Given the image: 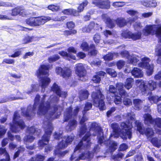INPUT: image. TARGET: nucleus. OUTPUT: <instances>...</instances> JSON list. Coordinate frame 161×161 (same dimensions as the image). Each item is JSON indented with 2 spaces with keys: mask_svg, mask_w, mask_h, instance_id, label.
Segmentation results:
<instances>
[{
  "mask_svg": "<svg viewBox=\"0 0 161 161\" xmlns=\"http://www.w3.org/2000/svg\"><path fill=\"white\" fill-rule=\"evenodd\" d=\"M20 115L17 111L15 112L13 120V124L10 123V129L13 132L16 133L23 129L25 124L23 121L20 119Z\"/></svg>",
  "mask_w": 161,
  "mask_h": 161,
  "instance_id": "8",
  "label": "nucleus"
},
{
  "mask_svg": "<svg viewBox=\"0 0 161 161\" xmlns=\"http://www.w3.org/2000/svg\"><path fill=\"white\" fill-rule=\"evenodd\" d=\"M118 55V54L117 53H110L105 55L103 57V58L105 60H111L113 59L114 56H115L117 57Z\"/></svg>",
  "mask_w": 161,
  "mask_h": 161,
  "instance_id": "37",
  "label": "nucleus"
},
{
  "mask_svg": "<svg viewBox=\"0 0 161 161\" xmlns=\"http://www.w3.org/2000/svg\"><path fill=\"white\" fill-rule=\"evenodd\" d=\"M39 86L37 84H32L25 93L29 94L32 92H36L39 90Z\"/></svg>",
  "mask_w": 161,
  "mask_h": 161,
  "instance_id": "31",
  "label": "nucleus"
},
{
  "mask_svg": "<svg viewBox=\"0 0 161 161\" xmlns=\"http://www.w3.org/2000/svg\"><path fill=\"white\" fill-rule=\"evenodd\" d=\"M119 83H118L119 84ZM118 84L117 83L116 85V87H117V85ZM117 88H116L113 85H110L109 87V91L111 93H113L114 95H115L116 92H117V89H118L117 87H116ZM119 91V90H118Z\"/></svg>",
  "mask_w": 161,
  "mask_h": 161,
  "instance_id": "58",
  "label": "nucleus"
},
{
  "mask_svg": "<svg viewBox=\"0 0 161 161\" xmlns=\"http://www.w3.org/2000/svg\"><path fill=\"white\" fill-rule=\"evenodd\" d=\"M87 135H86L85 137L82 139V140L79 143L75 149L74 153L70 158V160L71 161H78L79 159H84L86 158L90 160L94 156L93 153H97L99 149V147L98 145H96L93 150V152H88L84 153H82L80 156H79V155H78V156H76V153H77L78 150H79V152H80V150L82 149H87L89 148L87 147L86 144H85V142H87L88 144H89V143L88 142V139L87 141L85 140H86V136H88Z\"/></svg>",
  "mask_w": 161,
  "mask_h": 161,
  "instance_id": "3",
  "label": "nucleus"
},
{
  "mask_svg": "<svg viewBox=\"0 0 161 161\" xmlns=\"http://www.w3.org/2000/svg\"><path fill=\"white\" fill-rule=\"evenodd\" d=\"M14 60L13 59H10L8 58H4L3 60L2 63H5L8 64H14Z\"/></svg>",
  "mask_w": 161,
  "mask_h": 161,
  "instance_id": "63",
  "label": "nucleus"
},
{
  "mask_svg": "<svg viewBox=\"0 0 161 161\" xmlns=\"http://www.w3.org/2000/svg\"><path fill=\"white\" fill-rule=\"evenodd\" d=\"M59 54L61 55V56L64 57L65 58L67 59H69V58H71L75 60L76 59V57L75 55L69 54L67 53V52L62 51H59L58 52Z\"/></svg>",
  "mask_w": 161,
  "mask_h": 161,
  "instance_id": "32",
  "label": "nucleus"
},
{
  "mask_svg": "<svg viewBox=\"0 0 161 161\" xmlns=\"http://www.w3.org/2000/svg\"><path fill=\"white\" fill-rule=\"evenodd\" d=\"M89 93L88 91L86 90H82L79 92V98L80 101L86 99L88 96Z\"/></svg>",
  "mask_w": 161,
  "mask_h": 161,
  "instance_id": "33",
  "label": "nucleus"
},
{
  "mask_svg": "<svg viewBox=\"0 0 161 161\" xmlns=\"http://www.w3.org/2000/svg\"><path fill=\"white\" fill-rule=\"evenodd\" d=\"M93 39L95 43H99L101 40V36L98 33L94 35Z\"/></svg>",
  "mask_w": 161,
  "mask_h": 161,
  "instance_id": "60",
  "label": "nucleus"
},
{
  "mask_svg": "<svg viewBox=\"0 0 161 161\" xmlns=\"http://www.w3.org/2000/svg\"><path fill=\"white\" fill-rule=\"evenodd\" d=\"M48 97L46 95L40 97L37 95L35 99V102L33 107L29 105L26 108H22L21 112L22 115L26 117L31 118L34 115L36 110L37 114L39 115H44L45 119L43 122V128L45 131V134L42 137V139L39 141L38 147L42 149L44 146L48 143L50 137L53 127L51 121L58 118L61 114L62 108L60 107L55 105L52 103H57L59 98L54 96L53 97L51 96L50 99L45 101Z\"/></svg>",
  "mask_w": 161,
  "mask_h": 161,
  "instance_id": "1",
  "label": "nucleus"
},
{
  "mask_svg": "<svg viewBox=\"0 0 161 161\" xmlns=\"http://www.w3.org/2000/svg\"><path fill=\"white\" fill-rule=\"evenodd\" d=\"M141 61V62L138 64V66L147 69V73L148 75H152L153 72L154 66L153 64L150 65L149 64V63L150 61V59L147 57H144L142 58Z\"/></svg>",
  "mask_w": 161,
  "mask_h": 161,
  "instance_id": "13",
  "label": "nucleus"
},
{
  "mask_svg": "<svg viewBox=\"0 0 161 161\" xmlns=\"http://www.w3.org/2000/svg\"><path fill=\"white\" fill-rule=\"evenodd\" d=\"M106 73L105 72L100 71L97 73L96 75H94L92 78V80L94 82L98 83L101 80V78L102 77L104 76Z\"/></svg>",
  "mask_w": 161,
  "mask_h": 161,
  "instance_id": "27",
  "label": "nucleus"
},
{
  "mask_svg": "<svg viewBox=\"0 0 161 161\" xmlns=\"http://www.w3.org/2000/svg\"><path fill=\"white\" fill-rule=\"evenodd\" d=\"M125 64V62L122 60H119L117 63V66L119 69H122Z\"/></svg>",
  "mask_w": 161,
  "mask_h": 161,
  "instance_id": "62",
  "label": "nucleus"
},
{
  "mask_svg": "<svg viewBox=\"0 0 161 161\" xmlns=\"http://www.w3.org/2000/svg\"><path fill=\"white\" fill-rule=\"evenodd\" d=\"M121 35L125 38H131L133 40H137L141 38L142 33L141 32H138L133 33L131 32L126 31L123 32Z\"/></svg>",
  "mask_w": 161,
  "mask_h": 161,
  "instance_id": "18",
  "label": "nucleus"
},
{
  "mask_svg": "<svg viewBox=\"0 0 161 161\" xmlns=\"http://www.w3.org/2000/svg\"><path fill=\"white\" fill-rule=\"evenodd\" d=\"M158 128H161V118H158L155 119L154 124Z\"/></svg>",
  "mask_w": 161,
  "mask_h": 161,
  "instance_id": "59",
  "label": "nucleus"
},
{
  "mask_svg": "<svg viewBox=\"0 0 161 161\" xmlns=\"http://www.w3.org/2000/svg\"><path fill=\"white\" fill-rule=\"evenodd\" d=\"M135 123L138 131H139L141 134L143 133L144 131L142 128V123L140 122L139 121H136Z\"/></svg>",
  "mask_w": 161,
  "mask_h": 161,
  "instance_id": "46",
  "label": "nucleus"
},
{
  "mask_svg": "<svg viewBox=\"0 0 161 161\" xmlns=\"http://www.w3.org/2000/svg\"><path fill=\"white\" fill-rule=\"evenodd\" d=\"M3 154L5 156V159H2L0 161H9V157L8 153H7L5 148H0V155Z\"/></svg>",
  "mask_w": 161,
  "mask_h": 161,
  "instance_id": "38",
  "label": "nucleus"
},
{
  "mask_svg": "<svg viewBox=\"0 0 161 161\" xmlns=\"http://www.w3.org/2000/svg\"><path fill=\"white\" fill-rule=\"evenodd\" d=\"M90 52L89 54L91 55H95L97 53V51L95 49V46L94 44H92L90 47Z\"/></svg>",
  "mask_w": 161,
  "mask_h": 161,
  "instance_id": "48",
  "label": "nucleus"
},
{
  "mask_svg": "<svg viewBox=\"0 0 161 161\" xmlns=\"http://www.w3.org/2000/svg\"><path fill=\"white\" fill-rule=\"evenodd\" d=\"M26 22L27 24L31 26H36L35 17H31L27 19L26 20Z\"/></svg>",
  "mask_w": 161,
  "mask_h": 161,
  "instance_id": "43",
  "label": "nucleus"
},
{
  "mask_svg": "<svg viewBox=\"0 0 161 161\" xmlns=\"http://www.w3.org/2000/svg\"><path fill=\"white\" fill-rule=\"evenodd\" d=\"M152 143L155 146L158 148L161 146L160 141H158L157 138H153L151 140Z\"/></svg>",
  "mask_w": 161,
  "mask_h": 161,
  "instance_id": "45",
  "label": "nucleus"
},
{
  "mask_svg": "<svg viewBox=\"0 0 161 161\" xmlns=\"http://www.w3.org/2000/svg\"><path fill=\"white\" fill-rule=\"evenodd\" d=\"M79 111V108L78 107L74 110L73 112L72 111V108L69 107L66 109L64 113V121H66L70 119L66 128L68 131H71L75 129L77 126V122L74 118V117L77 115Z\"/></svg>",
  "mask_w": 161,
  "mask_h": 161,
  "instance_id": "4",
  "label": "nucleus"
},
{
  "mask_svg": "<svg viewBox=\"0 0 161 161\" xmlns=\"http://www.w3.org/2000/svg\"><path fill=\"white\" fill-rule=\"evenodd\" d=\"M117 87L119 90V95L122 98H124L123 103L125 105H129L132 104V102L130 99L125 98L128 95L125 90L123 89V84L122 83H119L117 85Z\"/></svg>",
  "mask_w": 161,
  "mask_h": 161,
  "instance_id": "14",
  "label": "nucleus"
},
{
  "mask_svg": "<svg viewBox=\"0 0 161 161\" xmlns=\"http://www.w3.org/2000/svg\"><path fill=\"white\" fill-rule=\"evenodd\" d=\"M155 54L156 56H158L157 63L161 64V47L157 48L156 49Z\"/></svg>",
  "mask_w": 161,
  "mask_h": 161,
  "instance_id": "36",
  "label": "nucleus"
},
{
  "mask_svg": "<svg viewBox=\"0 0 161 161\" xmlns=\"http://www.w3.org/2000/svg\"><path fill=\"white\" fill-rule=\"evenodd\" d=\"M76 73L79 77L80 80L85 81L87 79L86 76V72L83 65L79 64L76 65Z\"/></svg>",
  "mask_w": 161,
  "mask_h": 161,
  "instance_id": "15",
  "label": "nucleus"
},
{
  "mask_svg": "<svg viewBox=\"0 0 161 161\" xmlns=\"http://www.w3.org/2000/svg\"><path fill=\"white\" fill-rule=\"evenodd\" d=\"M95 26V23L94 22H91L90 23L89 25L87 26L88 28L89 29L87 30L86 29L87 26H85L83 28L82 31L83 32H89L91 31V30L93 28H94Z\"/></svg>",
  "mask_w": 161,
  "mask_h": 161,
  "instance_id": "40",
  "label": "nucleus"
},
{
  "mask_svg": "<svg viewBox=\"0 0 161 161\" xmlns=\"http://www.w3.org/2000/svg\"><path fill=\"white\" fill-rule=\"evenodd\" d=\"M157 6V2L155 0H149V7H155Z\"/></svg>",
  "mask_w": 161,
  "mask_h": 161,
  "instance_id": "64",
  "label": "nucleus"
},
{
  "mask_svg": "<svg viewBox=\"0 0 161 161\" xmlns=\"http://www.w3.org/2000/svg\"><path fill=\"white\" fill-rule=\"evenodd\" d=\"M133 82V79L131 78H127L125 82L124 87L127 89L129 90L132 87Z\"/></svg>",
  "mask_w": 161,
  "mask_h": 161,
  "instance_id": "34",
  "label": "nucleus"
},
{
  "mask_svg": "<svg viewBox=\"0 0 161 161\" xmlns=\"http://www.w3.org/2000/svg\"><path fill=\"white\" fill-rule=\"evenodd\" d=\"M102 0H92V3L99 8L103 7V6L101 5Z\"/></svg>",
  "mask_w": 161,
  "mask_h": 161,
  "instance_id": "61",
  "label": "nucleus"
},
{
  "mask_svg": "<svg viewBox=\"0 0 161 161\" xmlns=\"http://www.w3.org/2000/svg\"><path fill=\"white\" fill-rule=\"evenodd\" d=\"M142 33L146 36L154 34L157 36H160L161 35V25L155 24L147 25L143 29Z\"/></svg>",
  "mask_w": 161,
  "mask_h": 161,
  "instance_id": "10",
  "label": "nucleus"
},
{
  "mask_svg": "<svg viewBox=\"0 0 161 161\" xmlns=\"http://www.w3.org/2000/svg\"><path fill=\"white\" fill-rule=\"evenodd\" d=\"M117 146V143L113 141H111L109 142V148L111 152H113L116 149Z\"/></svg>",
  "mask_w": 161,
  "mask_h": 161,
  "instance_id": "50",
  "label": "nucleus"
},
{
  "mask_svg": "<svg viewBox=\"0 0 161 161\" xmlns=\"http://www.w3.org/2000/svg\"><path fill=\"white\" fill-rule=\"evenodd\" d=\"M67 144L65 142V140L63 139L62 141L58 143V146L56 149L55 150L54 153L55 155L58 156L62 157L68 153V151L66 150L62 152L61 149L65 148L68 146Z\"/></svg>",
  "mask_w": 161,
  "mask_h": 161,
  "instance_id": "17",
  "label": "nucleus"
},
{
  "mask_svg": "<svg viewBox=\"0 0 161 161\" xmlns=\"http://www.w3.org/2000/svg\"><path fill=\"white\" fill-rule=\"evenodd\" d=\"M51 19V18L49 17L42 16L35 18L36 26L43 25Z\"/></svg>",
  "mask_w": 161,
  "mask_h": 161,
  "instance_id": "25",
  "label": "nucleus"
},
{
  "mask_svg": "<svg viewBox=\"0 0 161 161\" xmlns=\"http://www.w3.org/2000/svg\"><path fill=\"white\" fill-rule=\"evenodd\" d=\"M88 4V2L87 1L85 0L79 5L77 8L78 10L79 13L83 11L84 7L86 6Z\"/></svg>",
  "mask_w": 161,
  "mask_h": 161,
  "instance_id": "44",
  "label": "nucleus"
},
{
  "mask_svg": "<svg viewBox=\"0 0 161 161\" xmlns=\"http://www.w3.org/2000/svg\"><path fill=\"white\" fill-rule=\"evenodd\" d=\"M125 4V3L124 2H115L113 3L112 5L115 7H122Z\"/></svg>",
  "mask_w": 161,
  "mask_h": 161,
  "instance_id": "57",
  "label": "nucleus"
},
{
  "mask_svg": "<svg viewBox=\"0 0 161 161\" xmlns=\"http://www.w3.org/2000/svg\"><path fill=\"white\" fill-rule=\"evenodd\" d=\"M124 156V154L121 152L117 154L112 155L111 158L116 161H119Z\"/></svg>",
  "mask_w": 161,
  "mask_h": 161,
  "instance_id": "39",
  "label": "nucleus"
},
{
  "mask_svg": "<svg viewBox=\"0 0 161 161\" xmlns=\"http://www.w3.org/2000/svg\"><path fill=\"white\" fill-rule=\"evenodd\" d=\"M97 92H93L92 97L93 101V105L96 107H98L101 110H105L106 107L103 101L104 97L102 95L101 92L98 87L96 88Z\"/></svg>",
  "mask_w": 161,
  "mask_h": 161,
  "instance_id": "7",
  "label": "nucleus"
},
{
  "mask_svg": "<svg viewBox=\"0 0 161 161\" xmlns=\"http://www.w3.org/2000/svg\"><path fill=\"white\" fill-rule=\"evenodd\" d=\"M101 3V5L103 6V8H101L108 9L110 7V2L108 0H102Z\"/></svg>",
  "mask_w": 161,
  "mask_h": 161,
  "instance_id": "42",
  "label": "nucleus"
},
{
  "mask_svg": "<svg viewBox=\"0 0 161 161\" xmlns=\"http://www.w3.org/2000/svg\"><path fill=\"white\" fill-rule=\"evenodd\" d=\"M149 100L151 103H157L160 101L159 97L158 96H150L148 98Z\"/></svg>",
  "mask_w": 161,
  "mask_h": 161,
  "instance_id": "47",
  "label": "nucleus"
},
{
  "mask_svg": "<svg viewBox=\"0 0 161 161\" xmlns=\"http://www.w3.org/2000/svg\"><path fill=\"white\" fill-rule=\"evenodd\" d=\"M107 73L113 77L116 76L117 74L115 71L111 68H108L106 69Z\"/></svg>",
  "mask_w": 161,
  "mask_h": 161,
  "instance_id": "51",
  "label": "nucleus"
},
{
  "mask_svg": "<svg viewBox=\"0 0 161 161\" xmlns=\"http://www.w3.org/2000/svg\"><path fill=\"white\" fill-rule=\"evenodd\" d=\"M49 68V65H42L36 72L37 77L40 79V85H41L42 88V92L44 91L43 89L46 87L50 82V79L47 77L49 75L48 70Z\"/></svg>",
  "mask_w": 161,
  "mask_h": 161,
  "instance_id": "6",
  "label": "nucleus"
},
{
  "mask_svg": "<svg viewBox=\"0 0 161 161\" xmlns=\"http://www.w3.org/2000/svg\"><path fill=\"white\" fill-rule=\"evenodd\" d=\"M59 58V56L58 54H56L49 57L48 60L49 63H51L57 61Z\"/></svg>",
  "mask_w": 161,
  "mask_h": 161,
  "instance_id": "49",
  "label": "nucleus"
},
{
  "mask_svg": "<svg viewBox=\"0 0 161 161\" xmlns=\"http://www.w3.org/2000/svg\"><path fill=\"white\" fill-rule=\"evenodd\" d=\"M40 129L36 128L34 126L28 127L26 130V136L24 138V141L25 144L32 142L35 139V137L32 135H34L38 136L41 132Z\"/></svg>",
  "mask_w": 161,
  "mask_h": 161,
  "instance_id": "12",
  "label": "nucleus"
},
{
  "mask_svg": "<svg viewBox=\"0 0 161 161\" xmlns=\"http://www.w3.org/2000/svg\"><path fill=\"white\" fill-rule=\"evenodd\" d=\"M85 114H83V117L80 120V123L82 125L80 130L79 134V136L80 137H81L86 132V125L83 124L85 121H86L87 120L88 118L85 115Z\"/></svg>",
  "mask_w": 161,
  "mask_h": 161,
  "instance_id": "23",
  "label": "nucleus"
},
{
  "mask_svg": "<svg viewBox=\"0 0 161 161\" xmlns=\"http://www.w3.org/2000/svg\"><path fill=\"white\" fill-rule=\"evenodd\" d=\"M90 131V132H87L85 136L82 138L83 139L85 137L86 135H87L88 136H86V140H85L87 141L88 139V142L89 143V144H88L87 142L85 143V144H86L87 147H89L91 144V142H90V133H92V132H91V131H93V132L92 133V134L93 136H97L98 143L101 144L103 143L104 140V137L103 136V131L98 124L95 122L92 123L91 125V128Z\"/></svg>",
  "mask_w": 161,
  "mask_h": 161,
  "instance_id": "5",
  "label": "nucleus"
},
{
  "mask_svg": "<svg viewBox=\"0 0 161 161\" xmlns=\"http://www.w3.org/2000/svg\"><path fill=\"white\" fill-rule=\"evenodd\" d=\"M136 82V83H140L139 88L144 95L149 94V91L154 90L156 88V82L152 80L148 81L147 86H146L144 82L141 80H137Z\"/></svg>",
  "mask_w": 161,
  "mask_h": 161,
  "instance_id": "11",
  "label": "nucleus"
},
{
  "mask_svg": "<svg viewBox=\"0 0 161 161\" xmlns=\"http://www.w3.org/2000/svg\"><path fill=\"white\" fill-rule=\"evenodd\" d=\"M146 134L148 138L152 136L154 134V132L152 129L148 128L146 131Z\"/></svg>",
  "mask_w": 161,
  "mask_h": 161,
  "instance_id": "53",
  "label": "nucleus"
},
{
  "mask_svg": "<svg viewBox=\"0 0 161 161\" xmlns=\"http://www.w3.org/2000/svg\"><path fill=\"white\" fill-rule=\"evenodd\" d=\"M7 130L6 127L3 125H0V138L5 134Z\"/></svg>",
  "mask_w": 161,
  "mask_h": 161,
  "instance_id": "55",
  "label": "nucleus"
},
{
  "mask_svg": "<svg viewBox=\"0 0 161 161\" xmlns=\"http://www.w3.org/2000/svg\"><path fill=\"white\" fill-rule=\"evenodd\" d=\"M131 73L132 75L136 78H141L143 76L142 70L138 68H134Z\"/></svg>",
  "mask_w": 161,
  "mask_h": 161,
  "instance_id": "28",
  "label": "nucleus"
},
{
  "mask_svg": "<svg viewBox=\"0 0 161 161\" xmlns=\"http://www.w3.org/2000/svg\"><path fill=\"white\" fill-rule=\"evenodd\" d=\"M80 47L84 51H88L89 48L88 46V45L87 43L86 42H83L81 45Z\"/></svg>",
  "mask_w": 161,
  "mask_h": 161,
  "instance_id": "56",
  "label": "nucleus"
},
{
  "mask_svg": "<svg viewBox=\"0 0 161 161\" xmlns=\"http://www.w3.org/2000/svg\"><path fill=\"white\" fill-rule=\"evenodd\" d=\"M92 104L90 103L87 102L86 104L84 110L83 111V114H86V112L89 110L92 107Z\"/></svg>",
  "mask_w": 161,
  "mask_h": 161,
  "instance_id": "52",
  "label": "nucleus"
},
{
  "mask_svg": "<svg viewBox=\"0 0 161 161\" xmlns=\"http://www.w3.org/2000/svg\"><path fill=\"white\" fill-rule=\"evenodd\" d=\"M45 157L41 154H38L31 158L29 161H43Z\"/></svg>",
  "mask_w": 161,
  "mask_h": 161,
  "instance_id": "35",
  "label": "nucleus"
},
{
  "mask_svg": "<svg viewBox=\"0 0 161 161\" xmlns=\"http://www.w3.org/2000/svg\"><path fill=\"white\" fill-rule=\"evenodd\" d=\"M27 14L23 8L21 7H17L14 8L12 10L11 15L15 16L19 14L23 16H25Z\"/></svg>",
  "mask_w": 161,
  "mask_h": 161,
  "instance_id": "24",
  "label": "nucleus"
},
{
  "mask_svg": "<svg viewBox=\"0 0 161 161\" xmlns=\"http://www.w3.org/2000/svg\"><path fill=\"white\" fill-rule=\"evenodd\" d=\"M72 70L67 67H65L63 69V71L62 73V76L65 79H67L71 75Z\"/></svg>",
  "mask_w": 161,
  "mask_h": 161,
  "instance_id": "30",
  "label": "nucleus"
},
{
  "mask_svg": "<svg viewBox=\"0 0 161 161\" xmlns=\"http://www.w3.org/2000/svg\"><path fill=\"white\" fill-rule=\"evenodd\" d=\"M120 54L123 57H126L128 62L134 65H136L139 60V57L138 56L133 54L129 55L128 52L126 50L122 51Z\"/></svg>",
  "mask_w": 161,
  "mask_h": 161,
  "instance_id": "16",
  "label": "nucleus"
},
{
  "mask_svg": "<svg viewBox=\"0 0 161 161\" xmlns=\"http://www.w3.org/2000/svg\"><path fill=\"white\" fill-rule=\"evenodd\" d=\"M54 136L55 139L57 140H59L60 138H63L68 145L71 143L74 139V136H64L62 138V131H60L59 133L55 132L54 135Z\"/></svg>",
  "mask_w": 161,
  "mask_h": 161,
  "instance_id": "19",
  "label": "nucleus"
},
{
  "mask_svg": "<svg viewBox=\"0 0 161 161\" xmlns=\"http://www.w3.org/2000/svg\"><path fill=\"white\" fill-rule=\"evenodd\" d=\"M17 93L16 94H14L13 95L14 97H10L8 99H6L0 97V103H2L6 102L8 100L12 101L13 100L18 99H23L26 98V97L24 95L22 94L18 91V90L15 91Z\"/></svg>",
  "mask_w": 161,
  "mask_h": 161,
  "instance_id": "20",
  "label": "nucleus"
},
{
  "mask_svg": "<svg viewBox=\"0 0 161 161\" xmlns=\"http://www.w3.org/2000/svg\"><path fill=\"white\" fill-rule=\"evenodd\" d=\"M51 90L55 92L59 97H65L67 96V93L64 92H62L60 87L55 83L53 84L51 87Z\"/></svg>",
  "mask_w": 161,
  "mask_h": 161,
  "instance_id": "21",
  "label": "nucleus"
},
{
  "mask_svg": "<svg viewBox=\"0 0 161 161\" xmlns=\"http://www.w3.org/2000/svg\"><path fill=\"white\" fill-rule=\"evenodd\" d=\"M102 18L103 21L105 22L108 26L109 28H113L115 25V23L120 27H123L125 25L127 22L123 18H118L116 20H111L106 14H103L102 15Z\"/></svg>",
  "mask_w": 161,
  "mask_h": 161,
  "instance_id": "9",
  "label": "nucleus"
},
{
  "mask_svg": "<svg viewBox=\"0 0 161 161\" xmlns=\"http://www.w3.org/2000/svg\"><path fill=\"white\" fill-rule=\"evenodd\" d=\"M135 115L133 113H128L123 115L124 118L127 119L126 122H123L120 125L122 130L119 128L118 124L114 123L111 124V126L114 132L111 134V136L114 138H117L119 136L124 140H126L127 138L130 139L131 137V128L132 127V121H134Z\"/></svg>",
  "mask_w": 161,
  "mask_h": 161,
  "instance_id": "2",
  "label": "nucleus"
},
{
  "mask_svg": "<svg viewBox=\"0 0 161 161\" xmlns=\"http://www.w3.org/2000/svg\"><path fill=\"white\" fill-rule=\"evenodd\" d=\"M51 90L55 92L59 97H65L67 96V93L64 92H62L60 87L55 83L53 84L51 87Z\"/></svg>",
  "mask_w": 161,
  "mask_h": 161,
  "instance_id": "22",
  "label": "nucleus"
},
{
  "mask_svg": "<svg viewBox=\"0 0 161 161\" xmlns=\"http://www.w3.org/2000/svg\"><path fill=\"white\" fill-rule=\"evenodd\" d=\"M47 8L49 10H51L53 12H56L60 10V7L59 5L52 4L49 5L48 6Z\"/></svg>",
  "mask_w": 161,
  "mask_h": 161,
  "instance_id": "41",
  "label": "nucleus"
},
{
  "mask_svg": "<svg viewBox=\"0 0 161 161\" xmlns=\"http://www.w3.org/2000/svg\"><path fill=\"white\" fill-rule=\"evenodd\" d=\"M143 103V101L140 99H135L133 100V104L136 110H140L142 107Z\"/></svg>",
  "mask_w": 161,
  "mask_h": 161,
  "instance_id": "29",
  "label": "nucleus"
},
{
  "mask_svg": "<svg viewBox=\"0 0 161 161\" xmlns=\"http://www.w3.org/2000/svg\"><path fill=\"white\" fill-rule=\"evenodd\" d=\"M33 37L30 36H25L23 40V43L24 44H26L32 41Z\"/></svg>",
  "mask_w": 161,
  "mask_h": 161,
  "instance_id": "54",
  "label": "nucleus"
},
{
  "mask_svg": "<svg viewBox=\"0 0 161 161\" xmlns=\"http://www.w3.org/2000/svg\"><path fill=\"white\" fill-rule=\"evenodd\" d=\"M144 120V123L148 125H154V120L155 119L152 118V116L149 114H145L143 116Z\"/></svg>",
  "mask_w": 161,
  "mask_h": 161,
  "instance_id": "26",
  "label": "nucleus"
}]
</instances>
